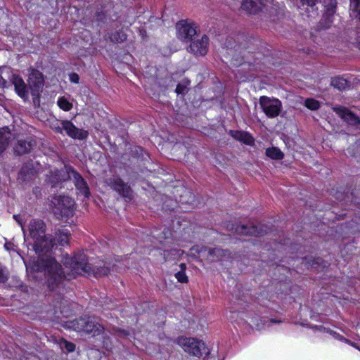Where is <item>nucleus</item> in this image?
I'll return each mask as SVG.
<instances>
[{
	"label": "nucleus",
	"instance_id": "obj_14",
	"mask_svg": "<svg viewBox=\"0 0 360 360\" xmlns=\"http://www.w3.org/2000/svg\"><path fill=\"white\" fill-rule=\"evenodd\" d=\"M207 250V257L210 262L224 261L227 259H229L231 257V253L229 251L222 250L219 248L209 249H207V248H202L200 250L198 251V252Z\"/></svg>",
	"mask_w": 360,
	"mask_h": 360
},
{
	"label": "nucleus",
	"instance_id": "obj_16",
	"mask_svg": "<svg viewBox=\"0 0 360 360\" xmlns=\"http://www.w3.org/2000/svg\"><path fill=\"white\" fill-rule=\"evenodd\" d=\"M11 81L14 86L15 93L23 100L28 99V88L22 78L18 75L13 74Z\"/></svg>",
	"mask_w": 360,
	"mask_h": 360
},
{
	"label": "nucleus",
	"instance_id": "obj_24",
	"mask_svg": "<svg viewBox=\"0 0 360 360\" xmlns=\"http://www.w3.org/2000/svg\"><path fill=\"white\" fill-rule=\"evenodd\" d=\"M11 138V133L8 127L0 129V153L8 146Z\"/></svg>",
	"mask_w": 360,
	"mask_h": 360
},
{
	"label": "nucleus",
	"instance_id": "obj_4",
	"mask_svg": "<svg viewBox=\"0 0 360 360\" xmlns=\"http://www.w3.org/2000/svg\"><path fill=\"white\" fill-rule=\"evenodd\" d=\"M63 263L65 268L69 269L72 275H89L91 271V266L84 253L77 254L72 257H67Z\"/></svg>",
	"mask_w": 360,
	"mask_h": 360
},
{
	"label": "nucleus",
	"instance_id": "obj_30",
	"mask_svg": "<svg viewBox=\"0 0 360 360\" xmlns=\"http://www.w3.org/2000/svg\"><path fill=\"white\" fill-rule=\"evenodd\" d=\"M110 40L115 43H122L127 39V34L122 30L112 33L110 37Z\"/></svg>",
	"mask_w": 360,
	"mask_h": 360
},
{
	"label": "nucleus",
	"instance_id": "obj_27",
	"mask_svg": "<svg viewBox=\"0 0 360 360\" xmlns=\"http://www.w3.org/2000/svg\"><path fill=\"white\" fill-rule=\"evenodd\" d=\"M266 155L274 160H282L284 157L283 152L276 147L267 148L266 150Z\"/></svg>",
	"mask_w": 360,
	"mask_h": 360
},
{
	"label": "nucleus",
	"instance_id": "obj_2",
	"mask_svg": "<svg viewBox=\"0 0 360 360\" xmlns=\"http://www.w3.org/2000/svg\"><path fill=\"white\" fill-rule=\"evenodd\" d=\"M68 327L78 333L92 338L103 335L104 340H108V337L105 334V327L94 316H84L76 319L70 322ZM105 342L103 340V343Z\"/></svg>",
	"mask_w": 360,
	"mask_h": 360
},
{
	"label": "nucleus",
	"instance_id": "obj_1",
	"mask_svg": "<svg viewBox=\"0 0 360 360\" xmlns=\"http://www.w3.org/2000/svg\"><path fill=\"white\" fill-rule=\"evenodd\" d=\"M35 268L37 271L45 272L47 285L51 290H54L58 286L65 278L60 264L50 256L40 258Z\"/></svg>",
	"mask_w": 360,
	"mask_h": 360
},
{
	"label": "nucleus",
	"instance_id": "obj_23",
	"mask_svg": "<svg viewBox=\"0 0 360 360\" xmlns=\"http://www.w3.org/2000/svg\"><path fill=\"white\" fill-rule=\"evenodd\" d=\"M35 174V170L32 165H25L23 166L19 173L18 179L23 182L29 181L32 179Z\"/></svg>",
	"mask_w": 360,
	"mask_h": 360
},
{
	"label": "nucleus",
	"instance_id": "obj_13",
	"mask_svg": "<svg viewBox=\"0 0 360 360\" xmlns=\"http://www.w3.org/2000/svg\"><path fill=\"white\" fill-rule=\"evenodd\" d=\"M28 231L27 237L34 241L46 235V224L42 220L32 219L28 224Z\"/></svg>",
	"mask_w": 360,
	"mask_h": 360
},
{
	"label": "nucleus",
	"instance_id": "obj_29",
	"mask_svg": "<svg viewBox=\"0 0 360 360\" xmlns=\"http://www.w3.org/2000/svg\"><path fill=\"white\" fill-rule=\"evenodd\" d=\"M56 235L58 238V243L60 245H64L65 244H67L68 243L70 233L65 230H58Z\"/></svg>",
	"mask_w": 360,
	"mask_h": 360
},
{
	"label": "nucleus",
	"instance_id": "obj_42",
	"mask_svg": "<svg viewBox=\"0 0 360 360\" xmlns=\"http://www.w3.org/2000/svg\"><path fill=\"white\" fill-rule=\"evenodd\" d=\"M303 4H307L309 6H314L316 0H301Z\"/></svg>",
	"mask_w": 360,
	"mask_h": 360
},
{
	"label": "nucleus",
	"instance_id": "obj_40",
	"mask_svg": "<svg viewBox=\"0 0 360 360\" xmlns=\"http://www.w3.org/2000/svg\"><path fill=\"white\" fill-rule=\"evenodd\" d=\"M70 79L73 83H78L79 80V75L77 74L72 73L70 76Z\"/></svg>",
	"mask_w": 360,
	"mask_h": 360
},
{
	"label": "nucleus",
	"instance_id": "obj_17",
	"mask_svg": "<svg viewBox=\"0 0 360 360\" xmlns=\"http://www.w3.org/2000/svg\"><path fill=\"white\" fill-rule=\"evenodd\" d=\"M62 127L69 136L74 139L82 140L87 138L89 135L87 131L77 128L70 121H63L62 122Z\"/></svg>",
	"mask_w": 360,
	"mask_h": 360
},
{
	"label": "nucleus",
	"instance_id": "obj_35",
	"mask_svg": "<svg viewBox=\"0 0 360 360\" xmlns=\"http://www.w3.org/2000/svg\"><path fill=\"white\" fill-rule=\"evenodd\" d=\"M60 347L61 349H65L68 352H72L75 349V344L68 342L65 340H62L60 342Z\"/></svg>",
	"mask_w": 360,
	"mask_h": 360
},
{
	"label": "nucleus",
	"instance_id": "obj_11",
	"mask_svg": "<svg viewBox=\"0 0 360 360\" xmlns=\"http://www.w3.org/2000/svg\"><path fill=\"white\" fill-rule=\"evenodd\" d=\"M332 110L348 124L353 126L360 124V118L347 108L338 105L332 107Z\"/></svg>",
	"mask_w": 360,
	"mask_h": 360
},
{
	"label": "nucleus",
	"instance_id": "obj_9",
	"mask_svg": "<svg viewBox=\"0 0 360 360\" xmlns=\"http://www.w3.org/2000/svg\"><path fill=\"white\" fill-rule=\"evenodd\" d=\"M55 245V239L51 235H45L33 241L34 250L39 255L50 252Z\"/></svg>",
	"mask_w": 360,
	"mask_h": 360
},
{
	"label": "nucleus",
	"instance_id": "obj_12",
	"mask_svg": "<svg viewBox=\"0 0 360 360\" xmlns=\"http://www.w3.org/2000/svg\"><path fill=\"white\" fill-rule=\"evenodd\" d=\"M197 27L195 24L183 22L177 25V37L179 39L188 41L193 39L197 34Z\"/></svg>",
	"mask_w": 360,
	"mask_h": 360
},
{
	"label": "nucleus",
	"instance_id": "obj_32",
	"mask_svg": "<svg viewBox=\"0 0 360 360\" xmlns=\"http://www.w3.org/2000/svg\"><path fill=\"white\" fill-rule=\"evenodd\" d=\"M304 106L311 110H316L320 108V102L314 98H307L304 101Z\"/></svg>",
	"mask_w": 360,
	"mask_h": 360
},
{
	"label": "nucleus",
	"instance_id": "obj_21",
	"mask_svg": "<svg viewBox=\"0 0 360 360\" xmlns=\"http://www.w3.org/2000/svg\"><path fill=\"white\" fill-rule=\"evenodd\" d=\"M323 3L326 8L323 18L326 21V26L329 27L333 22L332 18L336 11L337 1L336 0H324Z\"/></svg>",
	"mask_w": 360,
	"mask_h": 360
},
{
	"label": "nucleus",
	"instance_id": "obj_6",
	"mask_svg": "<svg viewBox=\"0 0 360 360\" xmlns=\"http://www.w3.org/2000/svg\"><path fill=\"white\" fill-rule=\"evenodd\" d=\"M259 103L264 114L269 118H274L281 113L283 105L280 100L262 96L259 99Z\"/></svg>",
	"mask_w": 360,
	"mask_h": 360
},
{
	"label": "nucleus",
	"instance_id": "obj_41",
	"mask_svg": "<svg viewBox=\"0 0 360 360\" xmlns=\"http://www.w3.org/2000/svg\"><path fill=\"white\" fill-rule=\"evenodd\" d=\"M8 86V82L6 80L5 78H4L2 76H0V87L1 88H6Z\"/></svg>",
	"mask_w": 360,
	"mask_h": 360
},
{
	"label": "nucleus",
	"instance_id": "obj_37",
	"mask_svg": "<svg viewBox=\"0 0 360 360\" xmlns=\"http://www.w3.org/2000/svg\"><path fill=\"white\" fill-rule=\"evenodd\" d=\"M8 278L6 269L0 265V283H4Z\"/></svg>",
	"mask_w": 360,
	"mask_h": 360
},
{
	"label": "nucleus",
	"instance_id": "obj_8",
	"mask_svg": "<svg viewBox=\"0 0 360 360\" xmlns=\"http://www.w3.org/2000/svg\"><path fill=\"white\" fill-rule=\"evenodd\" d=\"M269 228L264 225H259V226L253 225H244L240 224L237 226L231 225L229 228V231L236 232L240 235L262 236L268 233Z\"/></svg>",
	"mask_w": 360,
	"mask_h": 360
},
{
	"label": "nucleus",
	"instance_id": "obj_15",
	"mask_svg": "<svg viewBox=\"0 0 360 360\" xmlns=\"http://www.w3.org/2000/svg\"><path fill=\"white\" fill-rule=\"evenodd\" d=\"M271 3L270 1L264 0H243L241 8L250 14H255L262 11L264 6Z\"/></svg>",
	"mask_w": 360,
	"mask_h": 360
},
{
	"label": "nucleus",
	"instance_id": "obj_10",
	"mask_svg": "<svg viewBox=\"0 0 360 360\" xmlns=\"http://www.w3.org/2000/svg\"><path fill=\"white\" fill-rule=\"evenodd\" d=\"M66 171L68 174V178L73 181L76 188L84 197L88 198L89 195V189L82 176L71 167H67Z\"/></svg>",
	"mask_w": 360,
	"mask_h": 360
},
{
	"label": "nucleus",
	"instance_id": "obj_36",
	"mask_svg": "<svg viewBox=\"0 0 360 360\" xmlns=\"http://www.w3.org/2000/svg\"><path fill=\"white\" fill-rule=\"evenodd\" d=\"M175 278L180 283H186L188 281V276L184 271H179L175 274Z\"/></svg>",
	"mask_w": 360,
	"mask_h": 360
},
{
	"label": "nucleus",
	"instance_id": "obj_5",
	"mask_svg": "<svg viewBox=\"0 0 360 360\" xmlns=\"http://www.w3.org/2000/svg\"><path fill=\"white\" fill-rule=\"evenodd\" d=\"M177 342L186 352L193 356L200 357L202 354H209L205 343L195 338L181 337L178 338Z\"/></svg>",
	"mask_w": 360,
	"mask_h": 360
},
{
	"label": "nucleus",
	"instance_id": "obj_22",
	"mask_svg": "<svg viewBox=\"0 0 360 360\" xmlns=\"http://www.w3.org/2000/svg\"><path fill=\"white\" fill-rule=\"evenodd\" d=\"M229 134L236 140L248 146H253L255 139L247 131L238 130H230Z\"/></svg>",
	"mask_w": 360,
	"mask_h": 360
},
{
	"label": "nucleus",
	"instance_id": "obj_18",
	"mask_svg": "<svg viewBox=\"0 0 360 360\" xmlns=\"http://www.w3.org/2000/svg\"><path fill=\"white\" fill-rule=\"evenodd\" d=\"M108 185L115 191L125 198H131V190L130 187L124 184L120 178H112L108 181Z\"/></svg>",
	"mask_w": 360,
	"mask_h": 360
},
{
	"label": "nucleus",
	"instance_id": "obj_3",
	"mask_svg": "<svg viewBox=\"0 0 360 360\" xmlns=\"http://www.w3.org/2000/svg\"><path fill=\"white\" fill-rule=\"evenodd\" d=\"M74 200L68 196H55L51 200L52 210L56 217L67 221L74 214Z\"/></svg>",
	"mask_w": 360,
	"mask_h": 360
},
{
	"label": "nucleus",
	"instance_id": "obj_19",
	"mask_svg": "<svg viewBox=\"0 0 360 360\" xmlns=\"http://www.w3.org/2000/svg\"><path fill=\"white\" fill-rule=\"evenodd\" d=\"M209 39L206 35H203L200 40L193 41L189 46V51L200 56H204L207 53L208 49Z\"/></svg>",
	"mask_w": 360,
	"mask_h": 360
},
{
	"label": "nucleus",
	"instance_id": "obj_43",
	"mask_svg": "<svg viewBox=\"0 0 360 360\" xmlns=\"http://www.w3.org/2000/svg\"><path fill=\"white\" fill-rule=\"evenodd\" d=\"M179 266H180V268H181V270H180V271H184L185 272L186 269V264H184V263H181V264H180Z\"/></svg>",
	"mask_w": 360,
	"mask_h": 360
},
{
	"label": "nucleus",
	"instance_id": "obj_7",
	"mask_svg": "<svg viewBox=\"0 0 360 360\" xmlns=\"http://www.w3.org/2000/svg\"><path fill=\"white\" fill-rule=\"evenodd\" d=\"M44 80L42 73L35 69H32L27 79V85L33 96V99L39 98L43 90Z\"/></svg>",
	"mask_w": 360,
	"mask_h": 360
},
{
	"label": "nucleus",
	"instance_id": "obj_45",
	"mask_svg": "<svg viewBox=\"0 0 360 360\" xmlns=\"http://www.w3.org/2000/svg\"><path fill=\"white\" fill-rule=\"evenodd\" d=\"M271 322H275V323L276 322V321H274V320H271Z\"/></svg>",
	"mask_w": 360,
	"mask_h": 360
},
{
	"label": "nucleus",
	"instance_id": "obj_26",
	"mask_svg": "<svg viewBox=\"0 0 360 360\" xmlns=\"http://www.w3.org/2000/svg\"><path fill=\"white\" fill-rule=\"evenodd\" d=\"M183 254L184 251L181 250L172 249L170 250H165L164 257L165 261L168 259H178L182 256Z\"/></svg>",
	"mask_w": 360,
	"mask_h": 360
},
{
	"label": "nucleus",
	"instance_id": "obj_28",
	"mask_svg": "<svg viewBox=\"0 0 360 360\" xmlns=\"http://www.w3.org/2000/svg\"><path fill=\"white\" fill-rule=\"evenodd\" d=\"M331 85L338 90H344L347 87L348 83L342 77H335L331 81Z\"/></svg>",
	"mask_w": 360,
	"mask_h": 360
},
{
	"label": "nucleus",
	"instance_id": "obj_20",
	"mask_svg": "<svg viewBox=\"0 0 360 360\" xmlns=\"http://www.w3.org/2000/svg\"><path fill=\"white\" fill-rule=\"evenodd\" d=\"M34 146L35 141L32 139H19L14 146V150L18 155H24L30 153Z\"/></svg>",
	"mask_w": 360,
	"mask_h": 360
},
{
	"label": "nucleus",
	"instance_id": "obj_39",
	"mask_svg": "<svg viewBox=\"0 0 360 360\" xmlns=\"http://www.w3.org/2000/svg\"><path fill=\"white\" fill-rule=\"evenodd\" d=\"M113 331L115 332V333L117 334L118 336H120V337H126L129 335L128 331H127L125 330L116 328H113Z\"/></svg>",
	"mask_w": 360,
	"mask_h": 360
},
{
	"label": "nucleus",
	"instance_id": "obj_44",
	"mask_svg": "<svg viewBox=\"0 0 360 360\" xmlns=\"http://www.w3.org/2000/svg\"><path fill=\"white\" fill-rule=\"evenodd\" d=\"M140 34L144 37V35H146V31L145 30H140Z\"/></svg>",
	"mask_w": 360,
	"mask_h": 360
},
{
	"label": "nucleus",
	"instance_id": "obj_38",
	"mask_svg": "<svg viewBox=\"0 0 360 360\" xmlns=\"http://www.w3.org/2000/svg\"><path fill=\"white\" fill-rule=\"evenodd\" d=\"M360 4V0H350V10L356 12Z\"/></svg>",
	"mask_w": 360,
	"mask_h": 360
},
{
	"label": "nucleus",
	"instance_id": "obj_25",
	"mask_svg": "<svg viewBox=\"0 0 360 360\" xmlns=\"http://www.w3.org/2000/svg\"><path fill=\"white\" fill-rule=\"evenodd\" d=\"M56 307L60 309V312L65 317L70 316L72 310L70 307L69 302L67 300L63 299L58 305L56 304Z\"/></svg>",
	"mask_w": 360,
	"mask_h": 360
},
{
	"label": "nucleus",
	"instance_id": "obj_31",
	"mask_svg": "<svg viewBox=\"0 0 360 360\" xmlns=\"http://www.w3.org/2000/svg\"><path fill=\"white\" fill-rule=\"evenodd\" d=\"M110 269L111 267L110 265H106L104 264L103 267L97 266L95 269L93 270V272L96 277L107 276L110 273Z\"/></svg>",
	"mask_w": 360,
	"mask_h": 360
},
{
	"label": "nucleus",
	"instance_id": "obj_34",
	"mask_svg": "<svg viewBox=\"0 0 360 360\" xmlns=\"http://www.w3.org/2000/svg\"><path fill=\"white\" fill-rule=\"evenodd\" d=\"M58 105L65 111H69L72 108V104L70 103L65 97H61L58 99Z\"/></svg>",
	"mask_w": 360,
	"mask_h": 360
},
{
	"label": "nucleus",
	"instance_id": "obj_33",
	"mask_svg": "<svg viewBox=\"0 0 360 360\" xmlns=\"http://www.w3.org/2000/svg\"><path fill=\"white\" fill-rule=\"evenodd\" d=\"M190 84V82L188 80H184L181 83L178 84L175 91L178 94H184L187 92L188 87Z\"/></svg>",
	"mask_w": 360,
	"mask_h": 360
}]
</instances>
